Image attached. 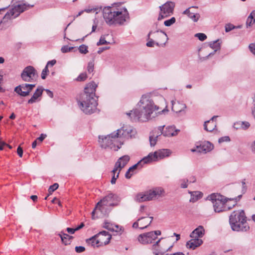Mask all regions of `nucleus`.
I'll return each instance as SVG.
<instances>
[{
	"label": "nucleus",
	"mask_w": 255,
	"mask_h": 255,
	"mask_svg": "<svg viewBox=\"0 0 255 255\" xmlns=\"http://www.w3.org/2000/svg\"><path fill=\"white\" fill-rule=\"evenodd\" d=\"M170 153V150L167 149H162L154 152L155 156L157 157V161L169 156Z\"/></svg>",
	"instance_id": "nucleus-31"
},
{
	"label": "nucleus",
	"mask_w": 255,
	"mask_h": 255,
	"mask_svg": "<svg viewBox=\"0 0 255 255\" xmlns=\"http://www.w3.org/2000/svg\"><path fill=\"white\" fill-rule=\"evenodd\" d=\"M190 9V8L186 9L183 11V13L188 15V17L193 21L197 22L200 18V14L199 13H195L191 12Z\"/></svg>",
	"instance_id": "nucleus-35"
},
{
	"label": "nucleus",
	"mask_w": 255,
	"mask_h": 255,
	"mask_svg": "<svg viewBox=\"0 0 255 255\" xmlns=\"http://www.w3.org/2000/svg\"><path fill=\"white\" fill-rule=\"evenodd\" d=\"M188 183V179L187 178H182L179 180L180 187L181 188H187Z\"/></svg>",
	"instance_id": "nucleus-39"
},
{
	"label": "nucleus",
	"mask_w": 255,
	"mask_h": 255,
	"mask_svg": "<svg viewBox=\"0 0 255 255\" xmlns=\"http://www.w3.org/2000/svg\"><path fill=\"white\" fill-rule=\"evenodd\" d=\"M249 47L251 52L255 56V43L250 44Z\"/></svg>",
	"instance_id": "nucleus-61"
},
{
	"label": "nucleus",
	"mask_w": 255,
	"mask_h": 255,
	"mask_svg": "<svg viewBox=\"0 0 255 255\" xmlns=\"http://www.w3.org/2000/svg\"><path fill=\"white\" fill-rule=\"evenodd\" d=\"M235 28V26H234L232 24L228 23L226 24L225 25V31L226 32H228L234 29Z\"/></svg>",
	"instance_id": "nucleus-51"
},
{
	"label": "nucleus",
	"mask_w": 255,
	"mask_h": 255,
	"mask_svg": "<svg viewBox=\"0 0 255 255\" xmlns=\"http://www.w3.org/2000/svg\"><path fill=\"white\" fill-rule=\"evenodd\" d=\"M56 63V60L55 59L52 60L51 61H49L46 64L47 67H52Z\"/></svg>",
	"instance_id": "nucleus-62"
},
{
	"label": "nucleus",
	"mask_w": 255,
	"mask_h": 255,
	"mask_svg": "<svg viewBox=\"0 0 255 255\" xmlns=\"http://www.w3.org/2000/svg\"><path fill=\"white\" fill-rule=\"evenodd\" d=\"M242 129H246L248 128L250 126V123L248 122H242Z\"/></svg>",
	"instance_id": "nucleus-63"
},
{
	"label": "nucleus",
	"mask_w": 255,
	"mask_h": 255,
	"mask_svg": "<svg viewBox=\"0 0 255 255\" xmlns=\"http://www.w3.org/2000/svg\"><path fill=\"white\" fill-rule=\"evenodd\" d=\"M230 140V138L228 136H225L220 138L218 140L219 143H222L223 142H228Z\"/></svg>",
	"instance_id": "nucleus-55"
},
{
	"label": "nucleus",
	"mask_w": 255,
	"mask_h": 255,
	"mask_svg": "<svg viewBox=\"0 0 255 255\" xmlns=\"http://www.w3.org/2000/svg\"><path fill=\"white\" fill-rule=\"evenodd\" d=\"M61 241L63 244L65 245H69L71 242V240L73 239V237L69 236V235L61 232L59 234Z\"/></svg>",
	"instance_id": "nucleus-36"
},
{
	"label": "nucleus",
	"mask_w": 255,
	"mask_h": 255,
	"mask_svg": "<svg viewBox=\"0 0 255 255\" xmlns=\"http://www.w3.org/2000/svg\"><path fill=\"white\" fill-rule=\"evenodd\" d=\"M114 224H112L110 223L105 222L104 223V225L103 226V227L109 231H112V230H114Z\"/></svg>",
	"instance_id": "nucleus-48"
},
{
	"label": "nucleus",
	"mask_w": 255,
	"mask_h": 255,
	"mask_svg": "<svg viewBox=\"0 0 255 255\" xmlns=\"http://www.w3.org/2000/svg\"><path fill=\"white\" fill-rule=\"evenodd\" d=\"M43 90L44 89L42 87H38L31 98L28 101V103L32 104L37 101H39L40 100L39 98L42 96Z\"/></svg>",
	"instance_id": "nucleus-24"
},
{
	"label": "nucleus",
	"mask_w": 255,
	"mask_h": 255,
	"mask_svg": "<svg viewBox=\"0 0 255 255\" xmlns=\"http://www.w3.org/2000/svg\"><path fill=\"white\" fill-rule=\"evenodd\" d=\"M101 234H106V233L105 232V231L100 232V233H99L97 235L93 236L91 238L87 239L86 240V243L88 245H91V246H92L93 247H100V246L99 243L100 242V241L102 240V239H98L97 237L100 236Z\"/></svg>",
	"instance_id": "nucleus-23"
},
{
	"label": "nucleus",
	"mask_w": 255,
	"mask_h": 255,
	"mask_svg": "<svg viewBox=\"0 0 255 255\" xmlns=\"http://www.w3.org/2000/svg\"><path fill=\"white\" fill-rule=\"evenodd\" d=\"M198 152L206 153L211 151L213 148V145L209 141H205L196 145Z\"/></svg>",
	"instance_id": "nucleus-18"
},
{
	"label": "nucleus",
	"mask_w": 255,
	"mask_h": 255,
	"mask_svg": "<svg viewBox=\"0 0 255 255\" xmlns=\"http://www.w3.org/2000/svg\"><path fill=\"white\" fill-rule=\"evenodd\" d=\"M79 50L81 53L85 54L88 52V46L84 44H82L79 46Z\"/></svg>",
	"instance_id": "nucleus-43"
},
{
	"label": "nucleus",
	"mask_w": 255,
	"mask_h": 255,
	"mask_svg": "<svg viewBox=\"0 0 255 255\" xmlns=\"http://www.w3.org/2000/svg\"><path fill=\"white\" fill-rule=\"evenodd\" d=\"M148 36H151L155 39L157 46H164L168 40L166 33L161 30H157L154 32L150 31Z\"/></svg>",
	"instance_id": "nucleus-10"
},
{
	"label": "nucleus",
	"mask_w": 255,
	"mask_h": 255,
	"mask_svg": "<svg viewBox=\"0 0 255 255\" xmlns=\"http://www.w3.org/2000/svg\"><path fill=\"white\" fill-rule=\"evenodd\" d=\"M78 105L85 114L91 115L96 111L98 103L95 98L85 97H82L81 101L78 102Z\"/></svg>",
	"instance_id": "nucleus-6"
},
{
	"label": "nucleus",
	"mask_w": 255,
	"mask_h": 255,
	"mask_svg": "<svg viewBox=\"0 0 255 255\" xmlns=\"http://www.w3.org/2000/svg\"><path fill=\"white\" fill-rule=\"evenodd\" d=\"M203 241L201 239L198 238H192L187 242L186 247L187 248L195 250L196 248L201 245Z\"/></svg>",
	"instance_id": "nucleus-26"
},
{
	"label": "nucleus",
	"mask_w": 255,
	"mask_h": 255,
	"mask_svg": "<svg viewBox=\"0 0 255 255\" xmlns=\"http://www.w3.org/2000/svg\"><path fill=\"white\" fill-rule=\"evenodd\" d=\"M85 248L83 246H77L75 247V251L78 253H81L85 251Z\"/></svg>",
	"instance_id": "nucleus-58"
},
{
	"label": "nucleus",
	"mask_w": 255,
	"mask_h": 255,
	"mask_svg": "<svg viewBox=\"0 0 255 255\" xmlns=\"http://www.w3.org/2000/svg\"><path fill=\"white\" fill-rule=\"evenodd\" d=\"M195 37L198 38L200 41H203L207 39V36L203 33H198L195 34Z\"/></svg>",
	"instance_id": "nucleus-44"
},
{
	"label": "nucleus",
	"mask_w": 255,
	"mask_h": 255,
	"mask_svg": "<svg viewBox=\"0 0 255 255\" xmlns=\"http://www.w3.org/2000/svg\"><path fill=\"white\" fill-rule=\"evenodd\" d=\"M108 43H109V42H107L106 40L105 37L102 36V37H101L99 42H97V45L98 46H99L101 45L106 44H108Z\"/></svg>",
	"instance_id": "nucleus-53"
},
{
	"label": "nucleus",
	"mask_w": 255,
	"mask_h": 255,
	"mask_svg": "<svg viewBox=\"0 0 255 255\" xmlns=\"http://www.w3.org/2000/svg\"><path fill=\"white\" fill-rule=\"evenodd\" d=\"M118 173L117 174V175H116V172H112L113 175V177L111 179V182L112 184H114L116 183V180H117V179L119 177V174H120V172L119 171H118Z\"/></svg>",
	"instance_id": "nucleus-49"
},
{
	"label": "nucleus",
	"mask_w": 255,
	"mask_h": 255,
	"mask_svg": "<svg viewBox=\"0 0 255 255\" xmlns=\"http://www.w3.org/2000/svg\"><path fill=\"white\" fill-rule=\"evenodd\" d=\"M229 222L234 231L246 232L250 229L243 210L234 211L230 216Z\"/></svg>",
	"instance_id": "nucleus-3"
},
{
	"label": "nucleus",
	"mask_w": 255,
	"mask_h": 255,
	"mask_svg": "<svg viewBox=\"0 0 255 255\" xmlns=\"http://www.w3.org/2000/svg\"><path fill=\"white\" fill-rule=\"evenodd\" d=\"M58 184L57 183H54V184L51 185L49 189L48 192L49 194H51L55 190H56L58 188Z\"/></svg>",
	"instance_id": "nucleus-45"
},
{
	"label": "nucleus",
	"mask_w": 255,
	"mask_h": 255,
	"mask_svg": "<svg viewBox=\"0 0 255 255\" xmlns=\"http://www.w3.org/2000/svg\"><path fill=\"white\" fill-rule=\"evenodd\" d=\"M161 240V239H160L157 241L152 246V250L153 251V253L155 255H162L165 252L169 251L173 247V246H171L167 249L160 247L159 245V243Z\"/></svg>",
	"instance_id": "nucleus-20"
},
{
	"label": "nucleus",
	"mask_w": 255,
	"mask_h": 255,
	"mask_svg": "<svg viewBox=\"0 0 255 255\" xmlns=\"http://www.w3.org/2000/svg\"><path fill=\"white\" fill-rule=\"evenodd\" d=\"M98 8H86L85 9H84V12H86L87 13H90V12H91L92 11L93 12H96V13H98Z\"/></svg>",
	"instance_id": "nucleus-57"
},
{
	"label": "nucleus",
	"mask_w": 255,
	"mask_h": 255,
	"mask_svg": "<svg viewBox=\"0 0 255 255\" xmlns=\"http://www.w3.org/2000/svg\"><path fill=\"white\" fill-rule=\"evenodd\" d=\"M148 36V42L146 43V46L147 47H154V45H156V42L154 39H153L152 37L151 38L150 36Z\"/></svg>",
	"instance_id": "nucleus-40"
},
{
	"label": "nucleus",
	"mask_w": 255,
	"mask_h": 255,
	"mask_svg": "<svg viewBox=\"0 0 255 255\" xmlns=\"http://www.w3.org/2000/svg\"><path fill=\"white\" fill-rule=\"evenodd\" d=\"M191 195L190 202L194 203L201 199L203 196V194L200 191H189Z\"/></svg>",
	"instance_id": "nucleus-34"
},
{
	"label": "nucleus",
	"mask_w": 255,
	"mask_h": 255,
	"mask_svg": "<svg viewBox=\"0 0 255 255\" xmlns=\"http://www.w3.org/2000/svg\"><path fill=\"white\" fill-rule=\"evenodd\" d=\"M218 117L217 116H213L210 120L205 122L204 128L207 131H212L216 127V122L214 120Z\"/></svg>",
	"instance_id": "nucleus-25"
},
{
	"label": "nucleus",
	"mask_w": 255,
	"mask_h": 255,
	"mask_svg": "<svg viewBox=\"0 0 255 255\" xmlns=\"http://www.w3.org/2000/svg\"><path fill=\"white\" fill-rule=\"evenodd\" d=\"M135 200L138 202L150 201L148 196V191L138 193L135 197Z\"/></svg>",
	"instance_id": "nucleus-32"
},
{
	"label": "nucleus",
	"mask_w": 255,
	"mask_h": 255,
	"mask_svg": "<svg viewBox=\"0 0 255 255\" xmlns=\"http://www.w3.org/2000/svg\"><path fill=\"white\" fill-rule=\"evenodd\" d=\"M174 6V3L169 1L160 6L159 8L163 13L169 16L173 13Z\"/></svg>",
	"instance_id": "nucleus-19"
},
{
	"label": "nucleus",
	"mask_w": 255,
	"mask_h": 255,
	"mask_svg": "<svg viewBox=\"0 0 255 255\" xmlns=\"http://www.w3.org/2000/svg\"><path fill=\"white\" fill-rule=\"evenodd\" d=\"M160 135L162 134L165 137L174 136L178 134L180 130L176 129L174 126H167L165 128L164 126H159L158 128Z\"/></svg>",
	"instance_id": "nucleus-12"
},
{
	"label": "nucleus",
	"mask_w": 255,
	"mask_h": 255,
	"mask_svg": "<svg viewBox=\"0 0 255 255\" xmlns=\"http://www.w3.org/2000/svg\"><path fill=\"white\" fill-rule=\"evenodd\" d=\"M35 87V84H22L16 87L14 91L22 97H26Z\"/></svg>",
	"instance_id": "nucleus-13"
},
{
	"label": "nucleus",
	"mask_w": 255,
	"mask_h": 255,
	"mask_svg": "<svg viewBox=\"0 0 255 255\" xmlns=\"http://www.w3.org/2000/svg\"><path fill=\"white\" fill-rule=\"evenodd\" d=\"M87 70L89 73H91L94 70V64L92 62H90L88 63L87 67Z\"/></svg>",
	"instance_id": "nucleus-60"
},
{
	"label": "nucleus",
	"mask_w": 255,
	"mask_h": 255,
	"mask_svg": "<svg viewBox=\"0 0 255 255\" xmlns=\"http://www.w3.org/2000/svg\"><path fill=\"white\" fill-rule=\"evenodd\" d=\"M130 159V157L128 155H124L119 158L118 161L116 162L114 168L112 172H117L121 170L126 165Z\"/></svg>",
	"instance_id": "nucleus-17"
},
{
	"label": "nucleus",
	"mask_w": 255,
	"mask_h": 255,
	"mask_svg": "<svg viewBox=\"0 0 255 255\" xmlns=\"http://www.w3.org/2000/svg\"><path fill=\"white\" fill-rule=\"evenodd\" d=\"M205 230L203 226H199L195 229L190 234L191 238H198L202 237L204 234Z\"/></svg>",
	"instance_id": "nucleus-29"
},
{
	"label": "nucleus",
	"mask_w": 255,
	"mask_h": 255,
	"mask_svg": "<svg viewBox=\"0 0 255 255\" xmlns=\"http://www.w3.org/2000/svg\"><path fill=\"white\" fill-rule=\"evenodd\" d=\"M147 191L150 201L156 199L157 196H160L164 193L163 188L160 187L153 188Z\"/></svg>",
	"instance_id": "nucleus-22"
},
{
	"label": "nucleus",
	"mask_w": 255,
	"mask_h": 255,
	"mask_svg": "<svg viewBox=\"0 0 255 255\" xmlns=\"http://www.w3.org/2000/svg\"><path fill=\"white\" fill-rule=\"evenodd\" d=\"M242 122L239 121L234 123V128L237 129H242Z\"/></svg>",
	"instance_id": "nucleus-54"
},
{
	"label": "nucleus",
	"mask_w": 255,
	"mask_h": 255,
	"mask_svg": "<svg viewBox=\"0 0 255 255\" xmlns=\"http://www.w3.org/2000/svg\"><path fill=\"white\" fill-rule=\"evenodd\" d=\"M187 179H188L189 183H194L196 181V177L194 175H191Z\"/></svg>",
	"instance_id": "nucleus-59"
},
{
	"label": "nucleus",
	"mask_w": 255,
	"mask_h": 255,
	"mask_svg": "<svg viewBox=\"0 0 255 255\" xmlns=\"http://www.w3.org/2000/svg\"><path fill=\"white\" fill-rule=\"evenodd\" d=\"M153 218L152 217H141L140 218H139L136 222H135L133 225L132 227L133 228H137L138 227V226L139 225V221H146V222L147 223V225L145 226L144 227H140V229H144L146 228H147L150 224L151 223Z\"/></svg>",
	"instance_id": "nucleus-27"
},
{
	"label": "nucleus",
	"mask_w": 255,
	"mask_h": 255,
	"mask_svg": "<svg viewBox=\"0 0 255 255\" xmlns=\"http://www.w3.org/2000/svg\"><path fill=\"white\" fill-rule=\"evenodd\" d=\"M48 68V67L46 66L42 71L41 78L42 79H45L47 74L49 73V71Z\"/></svg>",
	"instance_id": "nucleus-46"
},
{
	"label": "nucleus",
	"mask_w": 255,
	"mask_h": 255,
	"mask_svg": "<svg viewBox=\"0 0 255 255\" xmlns=\"http://www.w3.org/2000/svg\"><path fill=\"white\" fill-rule=\"evenodd\" d=\"M128 17V13L126 8L115 11L114 24H123Z\"/></svg>",
	"instance_id": "nucleus-14"
},
{
	"label": "nucleus",
	"mask_w": 255,
	"mask_h": 255,
	"mask_svg": "<svg viewBox=\"0 0 255 255\" xmlns=\"http://www.w3.org/2000/svg\"><path fill=\"white\" fill-rule=\"evenodd\" d=\"M87 78V75L86 72L81 73L76 78L77 81H84Z\"/></svg>",
	"instance_id": "nucleus-42"
},
{
	"label": "nucleus",
	"mask_w": 255,
	"mask_h": 255,
	"mask_svg": "<svg viewBox=\"0 0 255 255\" xmlns=\"http://www.w3.org/2000/svg\"><path fill=\"white\" fill-rule=\"evenodd\" d=\"M160 133H158V134L157 135H154V134H150L149 136V142L151 146H154L156 143V141L157 140L158 137L160 136Z\"/></svg>",
	"instance_id": "nucleus-38"
},
{
	"label": "nucleus",
	"mask_w": 255,
	"mask_h": 255,
	"mask_svg": "<svg viewBox=\"0 0 255 255\" xmlns=\"http://www.w3.org/2000/svg\"><path fill=\"white\" fill-rule=\"evenodd\" d=\"M38 75L36 70L32 66H28L24 68L21 77L25 82H32L35 81Z\"/></svg>",
	"instance_id": "nucleus-9"
},
{
	"label": "nucleus",
	"mask_w": 255,
	"mask_h": 255,
	"mask_svg": "<svg viewBox=\"0 0 255 255\" xmlns=\"http://www.w3.org/2000/svg\"><path fill=\"white\" fill-rule=\"evenodd\" d=\"M98 85L94 81L87 84L84 89V94L82 97H88L90 98H95V92Z\"/></svg>",
	"instance_id": "nucleus-16"
},
{
	"label": "nucleus",
	"mask_w": 255,
	"mask_h": 255,
	"mask_svg": "<svg viewBox=\"0 0 255 255\" xmlns=\"http://www.w3.org/2000/svg\"><path fill=\"white\" fill-rule=\"evenodd\" d=\"M219 40L211 42L210 44V47L214 49L213 52H211L208 55V57H210L211 55H213L215 54V53L218 50H219L221 48V44L219 42Z\"/></svg>",
	"instance_id": "nucleus-37"
},
{
	"label": "nucleus",
	"mask_w": 255,
	"mask_h": 255,
	"mask_svg": "<svg viewBox=\"0 0 255 255\" xmlns=\"http://www.w3.org/2000/svg\"><path fill=\"white\" fill-rule=\"evenodd\" d=\"M255 22V20H254L252 17H251L249 15L247 19L246 24L247 26H251V25Z\"/></svg>",
	"instance_id": "nucleus-52"
},
{
	"label": "nucleus",
	"mask_w": 255,
	"mask_h": 255,
	"mask_svg": "<svg viewBox=\"0 0 255 255\" xmlns=\"http://www.w3.org/2000/svg\"><path fill=\"white\" fill-rule=\"evenodd\" d=\"M249 149L254 154H255V139L249 144Z\"/></svg>",
	"instance_id": "nucleus-47"
},
{
	"label": "nucleus",
	"mask_w": 255,
	"mask_h": 255,
	"mask_svg": "<svg viewBox=\"0 0 255 255\" xmlns=\"http://www.w3.org/2000/svg\"><path fill=\"white\" fill-rule=\"evenodd\" d=\"M172 110L176 113H180L186 108V106L184 104H182L179 102L176 103L175 102H172Z\"/></svg>",
	"instance_id": "nucleus-33"
},
{
	"label": "nucleus",
	"mask_w": 255,
	"mask_h": 255,
	"mask_svg": "<svg viewBox=\"0 0 255 255\" xmlns=\"http://www.w3.org/2000/svg\"><path fill=\"white\" fill-rule=\"evenodd\" d=\"M33 6V5H30L23 2L12 6L5 14L3 17V21L5 22L8 20L17 17L21 13Z\"/></svg>",
	"instance_id": "nucleus-5"
},
{
	"label": "nucleus",
	"mask_w": 255,
	"mask_h": 255,
	"mask_svg": "<svg viewBox=\"0 0 255 255\" xmlns=\"http://www.w3.org/2000/svg\"><path fill=\"white\" fill-rule=\"evenodd\" d=\"M121 199L119 196L113 193H110L99 202L92 212V219H94V215L97 211H99L103 215H106L109 212V207L118 206Z\"/></svg>",
	"instance_id": "nucleus-2"
},
{
	"label": "nucleus",
	"mask_w": 255,
	"mask_h": 255,
	"mask_svg": "<svg viewBox=\"0 0 255 255\" xmlns=\"http://www.w3.org/2000/svg\"><path fill=\"white\" fill-rule=\"evenodd\" d=\"M118 133L114 132L106 136L99 135V142L101 147L110 148L114 151H118L123 144V141H119L117 137Z\"/></svg>",
	"instance_id": "nucleus-4"
},
{
	"label": "nucleus",
	"mask_w": 255,
	"mask_h": 255,
	"mask_svg": "<svg viewBox=\"0 0 255 255\" xmlns=\"http://www.w3.org/2000/svg\"><path fill=\"white\" fill-rule=\"evenodd\" d=\"M113 228L114 230H112L111 231L120 232L122 231V227H119L118 225H114Z\"/></svg>",
	"instance_id": "nucleus-64"
},
{
	"label": "nucleus",
	"mask_w": 255,
	"mask_h": 255,
	"mask_svg": "<svg viewBox=\"0 0 255 255\" xmlns=\"http://www.w3.org/2000/svg\"><path fill=\"white\" fill-rule=\"evenodd\" d=\"M147 191L150 201L156 199L157 196H160L164 193L163 188L160 187L153 188Z\"/></svg>",
	"instance_id": "nucleus-21"
},
{
	"label": "nucleus",
	"mask_w": 255,
	"mask_h": 255,
	"mask_svg": "<svg viewBox=\"0 0 255 255\" xmlns=\"http://www.w3.org/2000/svg\"><path fill=\"white\" fill-rule=\"evenodd\" d=\"M160 235L161 232L159 230L149 232L140 234L138 237V240L142 244H151L157 239V236Z\"/></svg>",
	"instance_id": "nucleus-11"
},
{
	"label": "nucleus",
	"mask_w": 255,
	"mask_h": 255,
	"mask_svg": "<svg viewBox=\"0 0 255 255\" xmlns=\"http://www.w3.org/2000/svg\"><path fill=\"white\" fill-rule=\"evenodd\" d=\"M156 161H157V157L155 156L154 152H151L149 153L147 156L143 157L139 162H140V164L143 165L144 164L149 163Z\"/></svg>",
	"instance_id": "nucleus-30"
},
{
	"label": "nucleus",
	"mask_w": 255,
	"mask_h": 255,
	"mask_svg": "<svg viewBox=\"0 0 255 255\" xmlns=\"http://www.w3.org/2000/svg\"><path fill=\"white\" fill-rule=\"evenodd\" d=\"M115 133H118L117 137L119 141H121V138L129 139L134 137L136 134V130L132 127L124 126L120 129H118Z\"/></svg>",
	"instance_id": "nucleus-8"
},
{
	"label": "nucleus",
	"mask_w": 255,
	"mask_h": 255,
	"mask_svg": "<svg viewBox=\"0 0 255 255\" xmlns=\"http://www.w3.org/2000/svg\"><path fill=\"white\" fill-rule=\"evenodd\" d=\"M105 232L106 234H101L100 236L97 237L98 239H102L99 243L100 246L108 244L112 238V236L108 232L105 231Z\"/></svg>",
	"instance_id": "nucleus-28"
},
{
	"label": "nucleus",
	"mask_w": 255,
	"mask_h": 255,
	"mask_svg": "<svg viewBox=\"0 0 255 255\" xmlns=\"http://www.w3.org/2000/svg\"><path fill=\"white\" fill-rule=\"evenodd\" d=\"M115 11L111 7H105L103 9V17L106 22L109 25L114 24Z\"/></svg>",
	"instance_id": "nucleus-15"
},
{
	"label": "nucleus",
	"mask_w": 255,
	"mask_h": 255,
	"mask_svg": "<svg viewBox=\"0 0 255 255\" xmlns=\"http://www.w3.org/2000/svg\"><path fill=\"white\" fill-rule=\"evenodd\" d=\"M138 167H140V168H141L142 167V165L140 164V162L138 161L136 164L133 165V166L129 167V171H131V172L133 173V170L137 169Z\"/></svg>",
	"instance_id": "nucleus-50"
},
{
	"label": "nucleus",
	"mask_w": 255,
	"mask_h": 255,
	"mask_svg": "<svg viewBox=\"0 0 255 255\" xmlns=\"http://www.w3.org/2000/svg\"><path fill=\"white\" fill-rule=\"evenodd\" d=\"M73 49V47H70L68 46H64L61 48V51L63 53H67L69 52Z\"/></svg>",
	"instance_id": "nucleus-56"
},
{
	"label": "nucleus",
	"mask_w": 255,
	"mask_h": 255,
	"mask_svg": "<svg viewBox=\"0 0 255 255\" xmlns=\"http://www.w3.org/2000/svg\"><path fill=\"white\" fill-rule=\"evenodd\" d=\"M207 199L212 202L215 212L220 213L226 210V204L221 195L213 193L208 196Z\"/></svg>",
	"instance_id": "nucleus-7"
},
{
	"label": "nucleus",
	"mask_w": 255,
	"mask_h": 255,
	"mask_svg": "<svg viewBox=\"0 0 255 255\" xmlns=\"http://www.w3.org/2000/svg\"><path fill=\"white\" fill-rule=\"evenodd\" d=\"M137 108L127 113L132 121L146 122L152 119L153 113L159 110L149 94L143 95L137 104Z\"/></svg>",
	"instance_id": "nucleus-1"
},
{
	"label": "nucleus",
	"mask_w": 255,
	"mask_h": 255,
	"mask_svg": "<svg viewBox=\"0 0 255 255\" xmlns=\"http://www.w3.org/2000/svg\"><path fill=\"white\" fill-rule=\"evenodd\" d=\"M175 21H176L175 18L174 17H172L170 19H168V20H165L164 22V24L166 26H170L172 24H174L175 22Z\"/></svg>",
	"instance_id": "nucleus-41"
}]
</instances>
